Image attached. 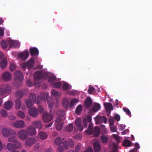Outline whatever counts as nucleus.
Returning a JSON list of instances; mask_svg holds the SVG:
<instances>
[{
	"label": "nucleus",
	"instance_id": "a19ab883",
	"mask_svg": "<svg viewBox=\"0 0 152 152\" xmlns=\"http://www.w3.org/2000/svg\"><path fill=\"white\" fill-rule=\"evenodd\" d=\"M65 113L64 111L62 110H58L57 113V115L58 116L62 117L64 116L65 115Z\"/></svg>",
	"mask_w": 152,
	"mask_h": 152
},
{
	"label": "nucleus",
	"instance_id": "a18cd8bd",
	"mask_svg": "<svg viewBox=\"0 0 152 152\" xmlns=\"http://www.w3.org/2000/svg\"><path fill=\"white\" fill-rule=\"evenodd\" d=\"M95 89L94 87L91 86H90L89 87V88L88 90V93L91 94L93 93L95 91Z\"/></svg>",
	"mask_w": 152,
	"mask_h": 152
},
{
	"label": "nucleus",
	"instance_id": "864d4df0",
	"mask_svg": "<svg viewBox=\"0 0 152 152\" xmlns=\"http://www.w3.org/2000/svg\"><path fill=\"white\" fill-rule=\"evenodd\" d=\"M110 124V126L114 125V119L112 117H110L109 120Z\"/></svg>",
	"mask_w": 152,
	"mask_h": 152
},
{
	"label": "nucleus",
	"instance_id": "f8f14e48",
	"mask_svg": "<svg viewBox=\"0 0 152 152\" xmlns=\"http://www.w3.org/2000/svg\"><path fill=\"white\" fill-rule=\"evenodd\" d=\"M43 76V75L42 72L40 71L36 72L34 74L35 80V82L38 81L37 83H39V79H41ZM37 83H36V85Z\"/></svg>",
	"mask_w": 152,
	"mask_h": 152
},
{
	"label": "nucleus",
	"instance_id": "09e8293b",
	"mask_svg": "<svg viewBox=\"0 0 152 152\" xmlns=\"http://www.w3.org/2000/svg\"><path fill=\"white\" fill-rule=\"evenodd\" d=\"M23 95V93L21 91H19L16 93V96L17 98H21Z\"/></svg>",
	"mask_w": 152,
	"mask_h": 152
},
{
	"label": "nucleus",
	"instance_id": "6ab92c4d",
	"mask_svg": "<svg viewBox=\"0 0 152 152\" xmlns=\"http://www.w3.org/2000/svg\"><path fill=\"white\" fill-rule=\"evenodd\" d=\"M29 53L28 52L25 51L23 53H21L18 55L19 58H21L22 59L25 60L28 57Z\"/></svg>",
	"mask_w": 152,
	"mask_h": 152
},
{
	"label": "nucleus",
	"instance_id": "393cba45",
	"mask_svg": "<svg viewBox=\"0 0 152 152\" xmlns=\"http://www.w3.org/2000/svg\"><path fill=\"white\" fill-rule=\"evenodd\" d=\"M34 60L33 58H31L27 62V65L29 69L32 68L34 66Z\"/></svg>",
	"mask_w": 152,
	"mask_h": 152
},
{
	"label": "nucleus",
	"instance_id": "13d9d810",
	"mask_svg": "<svg viewBox=\"0 0 152 152\" xmlns=\"http://www.w3.org/2000/svg\"><path fill=\"white\" fill-rule=\"evenodd\" d=\"M14 145H15V149H19L21 147V145L20 142H17L16 144Z\"/></svg>",
	"mask_w": 152,
	"mask_h": 152
},
{
	"label": "nucleus",
	"instance_id": "bf43d9fd",
	"mask_svg": "<svg viewBox=\"0 0 152 152\" xmlns=\"http://www.w3.org/2000/svg\"><path fill=\"white\" fill-rule=\"evenodd\" d=\"M113 137L118 142L120 141V138L117 135L113 134Z\"/></svg>",
	"mask_w": 152,
	"mask_h": 152
},
{
	"label": "nucleus",
	"instance_id": "7ed1b4c3",
	"mask_svg": "<svg viewBox=\"0 0 152 152\" xmlns=\"http://www.w3.org/2000/svg\"><path fill=\"white\" fill-rule=\"evenodd\" d=\"M29 99L26 101L27 107L29 108L32 106L36 101V96L33 94H31L29 95Z\"/></svg>",
	"mask_w": 152,
	"mask_h": 152
},
{
	"label": "nucleus",
	"instance_id": "9d476101",
	"mask_svg": "<svg viewBox=\"0 0 152 152\" xmlns=\"http://www.w3.org/2000/svg\"><path fill=\"white\" fill-rule=\"evenodd\" d=\"M26 131L28 136L29 135L33 136L37 134L36 129L32 126H28Z\"/></svg>",
	"mask_w": 152,
	"mask_h": 152
},
{
	"label": "nucleus",
	"instance_id": "2f4dec72",
	"mask_svg": "<svg viewBox=\"0 0 152 152\" xmlns=\"http://www.w3.org/2000/svg\"><path fill=\"white\" fill-rule=\"evenodd\" d=\"M92 104V101L91 99L87 98L85 102V104L86 106L88 107H89Z\"/></svg>",
	"mask_w": 152,
	"mask_h": 152
},
{
	"label": "nucleus",
	"instance_id": "9b49d317",
	"mask_svg": "<svg viewBox=\"0 0 152 152\" xmlns=\"http://www.w3.org/2000/svg\"><path fill=\"white\" fill-rule=\"evenodd\" d=\"M12 75L10 72L7 71L4 72L2 75V79L6 81H9L11 80Z\"/></svg>",
	"mask_w": 152,
	"mask_h": 152
},
{
	"label": "nucleus",
	"instance_id": "f03ea898",
	"mask_svg": "<svg viewBox=\"0 0 152 152\" xmlns=\"http://www.w3.org/2000/svg\"><path fill=\"white\" fill-rule=\"evenodd\" d=\"M86 132L87 134L90 135L93 132L94 135L96 137L98 136L100 132V130L99 127L96 126L94 128L93 131L92 129V126L91 124H89L87 130L86 131Z\"/></svg>",
	"mask_w": 152,
	"mask_h": 152
},
{
	"label": "nucleus",
	"instance_id": "c03bdc74",
	"mask_svg": "<svg viewBox=\"0 0 152 152\" xmlns=\"http://www.w3.org/2000/svg\"><path fill=\"white\" fill-rule=\"evenodd\" d=\"M16 68V66L15 64L13 63H11L10 66V69L12 71H14Z\"/></svg>",
	"mask_w": 152,
	"mask_h": 152
},
{
	"label": "nucleus",
	"instance_id": "37998d69",
	"mask_svg": "<svg viewBox=\"0 0 152 152\" xmlns=\"http://www.w3.org/2000/svg\"><path fill=\"white\" fill-rule=\"evenodd\" d=\"M82 110V107L81 105L77 106L75 110V113L77 114H79Z\"/></svg>",
	"mask_w": 152,
	"mask_h": 152
},
{
	"label": "nucleus",
	"instance_id": "0e129e2a",
	"mask_svg": "<svg viewBox=\"0 0 152 152\" xmlns=\"http://www.w3.org/2000/svg\"><path fill=\"white\" fill-rule=\"evenodd\" d=\"M114 118L117 121L120 120V118L119 115L118 114L115 115L114 116Z\"/></svg>",
	"mask_w": 152,
	"mask_h": 152
},
{
	"label": "nucleus",
	"instance_id": "f257e3e1",
	"mask_svg": "<svg viewBox=\"0 0 152 152\" xmlns=\"http://www.w3.org/2000/svg\"><path fill=\"white\" fill-rule=\"evenodd\" d=\"M39 110L40 113L43 114V119L45 123H48L52 119L53 117L52 114L51 110H50V114H48L46 111H44L42 107L41 106H39Z\"/></svg>",
	"mask_w": 152,
	"mask_h": 152
},
{
	"label": "nucleus",
	"instance_id": "7c9ffc66",
	"mask_svg": "<svg viewBox=\"0 0 152 152\" xmlns=\"http://www.w3.org/2000/svg\"><path fill=\"white\" fill-rule=\"evenodd\" d=\"M49 94L48 92L41 93L40 95L41 99L44 101L45 100L47 99Z\"/></svg>",
	"mask_w": 152,
	"mask_h": 152
},
{
	"label": "nucleus",
	"instance_id": "603ef678",
	"mask_svg": "<svg viewBox=\"0 0 152 152\" xmlns=\"http://www.w3.org/2000/svg\"><path fill=\"white\" fill-rule=\"evenodd\" d=\"M52 86L56 88H59L61 86V84L59 82L55 83L53 84Z\"/></svg>",
	"mask_w": 152,
	"mask_h": 152
},
{
	"label": "nucleus",
	"instance_id": "a878e982",
	"mask_svg": "<svg viewBox=\"0 0 152 152\" xmlns=\"http://www.w3.org/2000/svg\"><path fill=\"white\" fill-rule=\"evenodd\" d=\"M13 104L11 101H7L4 104V108L7 109L9 110L12 107Z\"/></svg>",
	"mask_w": 152,
	"mask_h": 152
},
{
	"label": "nucleus",
	"instance_id": "ddd939ff",
	"mask_svg": "<svg viewBox=\"0 0 152 152\" xmlns=\"http://www.w3.org/2000/svg\"><path fill=\"white\" fill-rule=\"evenodd\" d=\"M100 108V105L98 103H95L93 107L89 111V113L91 114L93 113H95Z\"/></svg>",
	"mask_w": 152,
	"mask_h": 152
},
{
	"label": "nucleus",
	"instance_id": "dca6fc26",
	"mask_svg": "<svg viewBox=\"0 0 152 152\" xmlns=\"http://www.w3.org/2000/svg\"><path fill=\"white\" fill-rule=\"evenodd\" d=\"M28 113L31 116L35 117L37 115L38 112L36 108L32 107L29 109Z\"/></svg>",
	"mask_w": 152,
	"mask_h": 152
},
{
	"label": "nucleus",
	"instance_id": "4be33fe9",
	"mask_svg": "<svg viewBox=\"0 0 152 152\" xmlns=\"http://www.w3.org/2000/svg\"><path fill=\"white\" fill-rule=\"evenodd\" d=\"M33 125L37 128L41 129L42 127V122L39 121H35L32 123Z\"/></svg>",
	"mask_w": 152,
	"mask_h": 152
},
{
	"label": "nucleus",
	"instance_id": "1a4fd4ad",
	"mask_svg": "<svg viewBox=\"0 0 152 152\" xmlns=\"http://www.w3.org/2000/svg\"><path fill=\"white\" fill-rule=\"evenodd\" d=\"M18 135L19 138L22 140H25L28 137L26 131L25 130H22L18 131Z\"/></svg>",
	"mask_w": 152,
	"mask_h": 152
},
{
	"label": "nucleus",
	"instance_id": "a211bd4d",
	"mask_svg": "<svg viewBox=\"0 0 152 152\" xmlns=\"http://www.w3.org/2000/svg\"><path fill=\"white\" fill-rule=\"evenodd\" d=\"M14 76L16 79L19 80V81H21L23 78L22 73L18 71H17L15 72Z\"/></svg>",
	"mask_w": 152,
	"mask_h": 152
},
{
	"label": "nucleus",
	"instance_id": "423d86ee",
	"mask_svg": "<svg viewBox=\"0 0 152 152\" xmlns=\"http://www.w3.org/2000/svg\"><path fill=\"white\" fill-rule=\"evenodd\" d=\"M14 132L13 130L7 128H3L1 130L2 134L4 136L6 137L9 136L12 133Z\"/></svg>",
	"mask_w": 152,
	"mask_h": 152
},
{
	"label": "nucleus",
	"instance_id": "f704fd0d",
	"mask_svg": "<svg viewBox=\"0 0 152 152\" xmlns=\"http://www.w3.org/2000/svg\"><path fill=\"white\" fill-rule=\"evenodd\" d=\"M73 129V126L71 124H69L65 127V130L68 132H71Z\"/></svg>",
	"mask_w": 152,
	"mask_h": 152
},
{
	"label": "nucleus",
	"instance_id": "72a5a7b5",
	"mask_svg": "<svg viewBox=\"0 0 152 152\" xmlns=\"http://www.w3.org/2000/svg\"><path fill=\"white\" fill-rule=\"evenodd\" d=\"M7 39L6 41H3L1 43V45L3 49H6L8 46L9 43L8 42Z\"/></svg>",
	"mask_w": 152,
	"mask_h": 152
},
{
	"label": "nucleus",
	"instance_id": "e2e57ef3",
	"mask_svg": "<svg viewBox=\"0 0 152 152\" xmlns=\"http://www.w3.org/2000/svg\"><path fill=\"white\" fill-rule=\"evenodd\" d=\"M9 118L10 120H15L16 119V117L13 115H11L9 116Z\"/></svg>",
	"mask_w": 152,
	"mask_h": 152
},
{
	"label": "nucleus",
	"instance_id": "49530a36",
	"mask_svg": "<svg viewBox=\"0 0 152 152\" xmlns=\"http://www.w3.org/2000/svg\"><path fill=\"white\" fill-rule=\"evenodd\" d=\"M123 145L124 146H130L131 145V142L127 140H125L124 141Z\"/></svg>",
	"mask_w": 152,
	"mask_h": 152
},
{
	"label": "nucleus",
	"instance_id": "aec40b11",
	"mask_svg": "<svg viewBox=\"0 0 152 152\" xmlns=\"http://www.w3.org/2000/svg\"><path fill=\"white\" fill-rule=\"evenodd\" d=\"M69 144L70 146L72 147L74 145V143L73 141L71 140H68V142L67 141H65L64 143V148L66 149H67L69 146Z\"/></svg>",
	"mask_w": 152,
	"mask_h": 152
},
{
	"label": "nucleus",
	"instance_id": "5fc2aeb1",
	"mask_svg": "<svg viewBox=\"0 0 152 152\" xmlns=\"http://www.w3.org/2000/svg\"><path fill=\"white\" fill-rule=\"evenodd\" d=\"M56 79V78L55 76H50L49 77V82L51 84H52V83Z\"/></svg>",
	"mask_w": 152,
	"mask_h": 152
},
{
	"label": "nucleus",
	"instance_id": "473e14b6",
	"mask_svg": "<svg viewBox=\"0 0 152 152\" xmlns=\"http://www.w3.org/2000/svg\"><path fill=\"white\" fill-rule=\"evenodd\" d=\"M63 106L65 108L67 107L69 105V100L67 98H64L62 101Z\"/></svg>",
	"mask_w": 152,
	"mask_h": 152
},
{
	"label": "nucleus",
	"instance_id": "c9c22d12",
	"mask_svg": "<svg viewBox=\"0 0 152 152\" xmlns=\"http://www.w3.org/2000/svg\"><path fill=\"white\" fill-rule=\"evenodd\" d=\"M101 142L103 143H106L108 139V137L107 136L102 135L100 137Z\"/></svg>",
	"mask_w": 152,
	"mask_h": 152
},
{
	"label": "nucleus",
	"instance_id": "4d7b16f0",
	"mask_svg": "<svg viewBox=\"0 0 152 152\" xmlns=\"http://www.w3.org/2000/svg\"><path fill=\"white\" fill-rule=\"evenodd\" d=\"M111 131L113 132H115L117 131L116 128L115 126V125L110 126Z\"/></svg>",
	"mask_w": 152,
	"mask_h": 152
},
{
	"label": "nucleus",
	"instance_id": "412c9836",
	"mask_svg": "<svg viewBox=\"0 0 152 152\" xmlns=\"http://www.w3.org/2000/svg\"><path fill=\"white\" fill-rule=\"evenodd\" d=\"M37 136L38 138L41 140H44L47 138L48 135L45 132H40L38 133Z\"/></svg>",
	"mask_w": 152,
	"mask_h": 152
},
{
	"label": "nucleus",
	"instance_id": "5701e85b",
	"mask_svg": "<svg viewBox=\"0 0 152 152\" xmlns=\"http://www.w3.org/2000/svg\"><path fill=\"white\" fill-rule=\"evenodd\" d=\"M93 146L95 152H100V146L99 144L97 142H95L93 144Z\"/></svg>",
	"mask_w": 152,
	"mask_h": 152
},
{
	"label": "nucleus",
	"instance_id": "8fccbe9b",
	"mask_svg": "<svg viewBox=\"0 0 152 152\" xmlns=\"http://www.w3.org/2000/svg\"><path fill=\"white\" fill-rule=\"evenodd\" d=\"M123 110L126 113L127 115H128L130 117L131 116V115L130 112L128 109L126 107H124L123 108Z\"/></svg>",
	"mask_w": 152,
	"mask_h": 152
},
{
	"label": "nucleus",
	"instance_id": "774afa93",
	"mask_svg": "<svg viewBox=\"0 0 152 152\" xmlns=\"http://www.w3.org/2000/svg\"><path fill=\"white\" fill-rule=\"evenodd\" d=\"M63 148L61 146L59 147L57 149L58 152H63Z\"/></svg>",
	"mask_w": 152,
	"mask_h": 152
},
{
	"label": "nucleus",
	"instance_id": "6e6552de",
	"mask_svg": "<svg viewBox=\"0 0 152 152\" xmlns=\"http://www.w3.org/2000/svg\"><path fill=\"white\" fill-rule=\"evenodd\" d=\"M11 90V89L10 85H7L4 89H0V94L1 95H4V97H5L10 93Z\"/></svg>",
	"mask_w": 152,
	"mask_h": 152
},
{
	"label": "nucleus",
	"instance_id": "bb28decb",
	"mask_svg": "<svg viewBox=\"0 0 152 152\" xmlns=\"http://www.w3.org/2000/svg\"><path fill=\"white\" fill-rule=\"evenodd\" d=\"M30 50L32 55H36L38 54L39 51L37 48H31Z\"/></svg>",
	"mask_w": 152,
	"mask_h": 152
},
{
	"label": "nucleus",
	"instance_id": "4c0bfd02",
	"mask_svg": "<svg viewBox=\"0 0 152 152\" xmlns=\"http://www.w3.org/2000/svg\"><path fill=\"white\" fill-rule=\"evenodd\" d=\"M15 108L17 110H19L21 107V103L19 99H17L15 101Z\"/></svg>",
	"mask_w": 152,
	"mask_h": 152
},
{
	"label": "nucleus",
	"instance_id": "680f3d73",
	"mask_svg": "<svg viewBox=\"0 0 152 152\" xmlns=\"http://www.w3.org/2000/svg\"><path fill=\"white\" fill-rule=\"evenodd\" d=\"M4 29L0 27V36L4 35Z\"/></svg>",
	"mask_w": 152,
	"mask_h": 152
},
{
	"label": "nucleus",
	"instance_id": "052dcab7",
	"mask_svg": "<svg viewBox=\"0 0 152 152\" xmlns=\"http://www.w3.org/2000/svg\"><path fill=\"white\" fill-rule=\"evenodd\" d=\"M125 126V125L123 124H121L119 125L118 129L119 130L122 131L124 129Z\"/></svg>",
	"mask_w": 152,
	"mask_h": 152
},
{
	"label": "nucleus",
	"instance_id": "6e6d98bb",
	"mask_svg": "<svg viewBox=\"0 0 152 152\" xmlns=\"http://www.w3.org/2000/svg\"><path fill=\"white\" fill-rule=\"evenodd\" d=\"M1 113L3 117H6L7 115V112L3 109L1 110Z\"/></svg>",
	"mask_w": 152,
	"mask_h": 152
},
{
	"label": "nucleus",
	"instance_id": "338daca9",
	"mask_svg": "<svg viewBox=\"0 0 152 152\" xmlns=\"http://www.w3.org/2000/svg\"><path fill=\"white\" fill-rule=\"evenodd\" d=\"M81 136L80 134H78L75 136L74 138L77 140H79L81 139Z\"/></svg>",
	"mask_w": 152,
	"mask_h": 152
},
{
	"label": "nucleus",
	"instance_id": "3c124183",
	"mask_svg": "<svg viewBox=\"0 0 152 152\" xmlns=\"http://www.w3.org/2000/svg\"><path fill=\"white\" fill-rule=\"evenodd\" d=\"M56 128L57 130H61L63 127V123L61 124H56Z\"/></svg>",
	"mask_w": 152,
	"mask_h": 152
},
{
	"label": "nucleus",
	"instance_id": "cd10ccee",
	"mask_svg": "<svg viewBox=\"0 0 152 152\" xmlns=\"http://www.w3.org/2000/svg\"><path fill=\"white\" fill-rule=\"evenodd\" d=\"M15 146L14 144L10 143L7 145V148L8 150L12 151L15 149Z\"/></svg>",
	"mask_w": 152,
	"mask_h": 152
},
{
	"label": "nucleus",
	"instance_id": "ea45409f",
	"mask_svg": "<svg viewBox=\"0 0 152 152\" xmlns=\"http://www.w3.org/2000/svg\"><path fill=\"white\" fill-rule=\"evenodd\" d=\"M51 94L54 96H61V94L58 92L56 90H53L51 92Z\"/></svg>",
	"mask_w": 152,
	"mask_h": 152
},
{
	"label": "nucleus",
	"instance_id": "c756f323",
	"mask_svg": "<svg viewBox=\"0 0 152 152\" xmlns=\"http://www.w3.org/2000/svg\"><path fill=\"white\" fill-rule=\"evenodd\" d=\"M102 116H97L94 118V119L96 124H100L102 122Z\"/></svg>",
	"mask_w": 152,
	"mask_h": 152
},
{
	"label": "nucleus",
	"instance_id": "20e7f679",
	"mask_svg": "<svg viewBox=\"0 0 152 152\" xmlns=\"http://www.w3.org/2000/svg\"><path fill=\"white\" fill-rule=\"evenodd\" d=\"M7 58L3 53L0 51V66L1 69L5 68L7 64Z\"/></svg>",
	"mask_w": 152,
	"mask_h": 152
},
{
	"label": "nucleus",
	"instance_id": "2eb2a0df",
	"mask_svg": "<svg viewBox=\"0 0 152 152\" xmlns=\"http://www.w3.org/2000/svg\"><path fill=\"white\" fill-rule=\"evenodd\" d=\"M36 140L35 138L30 137L26 140L25 144L27 146H30L36 143Z\"/></svg>",
	"mask_w": 152,
	"mask_h": 152
},
{
	"label": "nucleus",
	"instance_id": "e433bc0d",
	"mask_svg": "<svg viewBox=\"0 0 152 152\" xmlns=\"http://www.w3.org/2000/svg\"><path fill=\"white\" fill-rule=\"evenodd\" d=\"M17 115L21 119H23L25 117L24 113L22 111H19L17 113Z\"/></svg>",
	"mask_w": 152,
	"mask_h": 152
},
{
	"label": "nucleus",
	"instance_id": "f3484780",
	"mask_svg": "<svg viewBox=\"0 0 152 152\" xmlns=\"http://www.w3.org/2000/svg\"><path fill=\"white\" fill-rule=\"evenodd\" d=\"M104 105L105 108L107 112L108 113L107 115H109L110 113V111L113 110L112 105L110 103L106 102L104 103Z\"/></svg>",
	"mask_w": 152,
	"mask_h": 152
},
{
	"label": "nucleus",
	"instance_id": "0eeeda50",
	"mask_svg": "<svg viewBox=\"0 0 152 152\" xmlns=\"http://www.w3.org/2000/svg\"><path fill=\"white\" fill-rule=\"evenodd\" d=\"M12 126L17 128H21L25 126V122L24 121L20 120L17 121L12 123Z\"/></svg>",
	"mask_w": 152,
	"mask_h": 152
},
{
	"label": "nucleus",
	"instance_id": "69168bd1",
	"mask_svg": "<svg viewBox=\"0 0 152 152\" xmlns=\"http://www.w3.org/2000/svg\"><path fill=\"white\" fill-rule=\"evenodd\" d=\"M61 121V119L60 118H56L55 121L56 124H59V123H60Z\"/></svg>",
	"mask_w": 152,
	"mask_h": 152
},
{
	"label": "nucleus",
	"instance_id": "c85d7f7f",
	"mask_svg": "<svg viewBox=\"0 0 152 152\" xmlns=\"http://www.w3.org/2000/svg\"><path fill=\"white\" fill-rule=\"evenodd\" d=\"M79 102L78 100L76 99H72L70 102L69 105L71 107H72L75 106L76 103Z\"/></svg>",
	"mask_w": 152,
	"mask_h": 152
},
{
	"label": "nucleus",
	"instance_id": "b1692460",
	"mask_svg": "<svg viewBox=\"0 0 152 152\" xmlns=\"http://www.w3.org/2000/svg\"><path fill=\"white\" fill-rule=\"evenodd\" d=\"M91 120V117L90 116L87 115L85 118H83V121L85 127H86L88 125L87 122H90Z\"/></svg>",
	"mask_w": 152,
	"mask_h": 152
},
{
	"label": "nucleus",
	"instance_id": "58836bf2",
	"mask_svg": "<svg viewBox=\"0 0 152 152\" xmlns=\"http://www.w3.org/2000/svg\"><path fill=\"white\" fill-rule=\"evenodd\" d=\"M48 106L50 109L52 108L54 104L53 100L52 99H50L48 100Z\"/></svg>",
	"mask_w": 152,
	"mask_h": 152
},
{
	"label": "nucleus",
	"instance_id": "39448f33",
	"mask_svg": "<svg viewBox=\"0 0 152 152\" xmlns=\"http://www.w3.org/2000/svg\"><path fill=\"white\" fill-rule=\"evenodd\" d=\"M7 40L9 43V46L10 48H18L20 46V43L18 41L12 40L10 38H7Z\"/></svg>",
	"mask_w": 152,
	"mask_h": 152
},
{
	"label": "nucleus",
	"instance_id": "4468645a",
	"mask_svg": "<svg viewBox=\"0 0 152 152\" xmlns=\"http://www.w3.org/2000/svg\"><path fill=\"white\" fill-rule=\"evenodd\" d=\"M81 123L82 120L80 118H77L75 120V125L77 127L79 131H82L83 130V127Z\"/></svg>",
	"mask_w": 152,
	"mask_h": 152
},
{
	"label": "nucleus",
	"instance_id": "de8ad7c7",
	"mask_svg": "<svg viewBox=\"0 0 152 152\" xmlns=\"http://www.w3.org/2000/svg\"><path fill=\"white\" fill-rule=\"evenodd\" d=\"M62 142V141L60 138H57L56 139L55 141V142L57 145H59Z\"/></svg>",
	"mask_w": 152,
	"mask_h": 152
},
{
	"label": "nucleus",
	"instance_id": "79ce46f5",
	"mask_svg": "<svg viewBox=\"0 0 152 152\" xmlns=\"http://www.w3.org/2000/svg\"><path fill=\"white\" fill-rule=\"evenodd\" d=\"M63 88L64 90H66L71 88V86L69 85L68 84L64 83L63 84Z\"/></svg>",
	"mask_w": 152,
	"mask_h": 152
}]
</instances>
